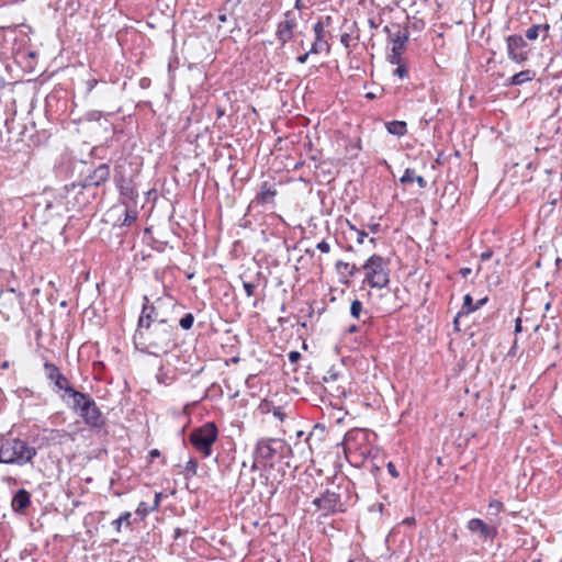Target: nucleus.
I'll return each instance as SVG.
<instances>
[{"instance_id": "f8f14e48", "label": "nucleus", "mask_w": 562, "mask_h": 562, "mask_svg": "<svg viewBox=\"0 0 562 562\" xmlns=\"http://www.w3.org/2000/svg\"><path fill=\"white\" fill-rule=\"evenodd\" d=\"M407 38H408L407 35L402 34L401 32H398L395 35V37L393 38L392 53L389 55V61L391 64H400L402 50L404 48V45H405Z\"/></svg>"}, {"instance_id": "a878e982", "label": "nucleus", "mask_w": 562, "mask_h": 562, "mask_svg": "<svg viewBox=\"0 0 562 562\" xmlns=\"http://www.w3.org/2000/svg\"><path fill=\"white\" fill-rule=\"evenodd\" d=\"M315 40L323 42L325 37V25L322 21H317L313 26Z\"/></svg>"}, {"instance_id": "c756f323", "label": "nucleus", "mask_w": 562, "mask_h": 562, "mask_svg": "<svg viewBox=\"0 0 562 562\" xmlns=\"http://www.w3.org/2000/svg\"><path fill=\"white\" fill-rule=\"evenodd\" d=\"M525 35H526L527 40L536 41L539 37V35H540V31H539L538 24L530 26L526 31Z\"/></svg>"}, {"instance_id": "f257e3e1", "label": "nucleus", "mask_w": 562, "mask_h": 562, "mask_svg": "<svg viewBox=\"0 0 562 562\" xmlns=\"http://www.w3.org/2000/svg\"><path fill=\"white\" fill-rule=\"evenodd\" d=\"M151 316H139L135 334L136 345L146 353L160 356L168 352L173 346L175 327L168 322L151 324Z\"/></svg>"}, {"instance_id": "9b49d317", "label": "nucleus", "mask_w": 562, "mask_h": 562, "mask_svg": "<svg viewBox=\"0 0 562 562\" xmlns=\"http://www.w3.org/2000/svg\"><path fill=\"white\" fill-rule=\"evenodd\" d=\"M296 26L294 19H285L278 25L277 37L282 43H288L293 36V30Z\"/></svg>"}, {"instance_id": "09e8293b", "label": "nucleus", "mask_w": 562, "mask_h": 562, "mask_svg": "<svg viewBox=\"0 0 562 562\" xmlns=\"http://www.w3.org/2000/svg\"><path fill=\"white\" fill-rule=\"evenodd\" d=\"M159 505V495H156L154 508H156Z\"/></svg>"}, {"instance_id": "3c124183", "label": "nucleus", "mask_w": 562, "mask_h": 562, "mask_svg": "<svg viewBox=\"0 0 562 562\" xmlns=\"http://www.w3.org/2000/svg\"><path fill=\"white\" fill-rule=\"evenodd\" d=\"M218 20H220L221 22H226V15H225V14L220 15V16H218Z\"/></svg>"}, {"instance_id": "37998d69", "label": "nucleus", "mask_w": 562, "mask_h": 562, "mask_svg": "<svg viewBox=\"0 0 562 562\" xmlns=\"http://www.w3.org/2000/svg\"><path fill=\"white\" fill-rule=\"evenodd\" d=\"M472 272V270L470 268H461L459 270V273L463 277V278H467L470 273Z\"/></svg>"}, {"instance_id": "4be33fe9", "label": "nucleus", "mask_w": 562, "mask_h": 562, "mask_svg": "<svg viewBox=\"0 0 562 562\" xmlns=\"http://www.w3.org/2000/svg\"><path fill=\"white\" fill-rule=\"evenodd\" d=\"M132 513L124 512L120 515V517L112 521V526L115 528L116 532H121L122 527H130L132 525Z\"/></svg>"}, {"instance_id": "ddd939ff", "label": "nucleus", "mask_w": 562, "mask_h": 562, "mask_svg": "<svg viewBox=\"0 0 562 562\" xmlns=\"http://www.w3.org/2000/svg\"><path fill=\"white\" fill-rule=\"evenodd\" d=\"M44 434L45 440L53 445H61L74 439L71 434L64 429H45Z\"/></svg>"}, {"instance_id": "79ce46f5", "label": "nucleus", "mask_w": 562, "mask_h": 562, "mask_svg": "<svg viewBox=\"0 0 562 562\" xmlns=\"http://www.w3.org/2000/svg\"><path fill=\"white\" fill-rule=\"evenodd\" d=\"M522 330L521 319L518 317L515 321V333H520Z\"/></svg>"}, {"instance_id": "6e6552de", "label": "nucleus", "mask_w": 562, "mask_h": 562, "mask_svg": "<svg viewBox=\"0 0 562 562\" xmlns=\"http://www.w3.org/2000/svg\"><path fill=\"white\" fill-rule=\"evenodd\" d=\"M339 504L340 495L329 490L325 491L319 497H316L313 501V505L321 509L325 515L335 513L338 509Z\"/></svg>"}, {"instance_id": "6ab92c4d", "label": "nucleus", "mask_w": 562, "mask_h": 562, "mask_svg": "<svg viewBox=\"0 0 562 562\" xmlns=\"http://www.w3.org/2000/svg\"><path fill=\"white\" fill-rule=\"evenodd\" d=\"M401 183L407 184L413 181H416L419 188H425L427 186L426 180L422 176H416L415 171L411 168H407L404 171V175L400 179Z\"/></svg>"}, {"instance_id": "dca6fc26", "label": "nucleus", "mask_w": 562, "mask_h": 562, "mask_svg": "<svg viewBox=\"0 0 562 562\" xmlns=\"http://www.w3.org/2000/svg\"><path fill=\"white\" fill-rule=\"evenodd\" d=\"M67 394L72 398L74 408L79 411V414L83 412V407H86V403H91L93 398H91L88 394L76 391L74 387L69 389Z\"/></svg>"}, {"instance_id": "aec40b11", "label": "nucleus", "mask_w": 562, "mask_h": 562, "mask_svg": "<svg viewBox=\"0 0 562 562\" xmlns=\"http://www.w3.org/2000/svg\"><path fill=\"white\" fill-rule=\"evenodd\" d=\"M535 76H536V74L532 70H529V69L522 70L518 74H515L512 77L510 82L515 86H519L525 82L531 81L535 78Z\"/></svg>"}, {"instance_id": "e433bc0d", "label": "nucleus", "mask_w": 562, "mask_h": 562, "mask_svg": "<svg viewBox=\"0 0 562 562\" xmlns=\"http://www.w3.org/2000/svg\"><path fill=\"white\" fill-rule=\"evenodd\" d=\"M148 509L146 507L145 503H140L136 509V514L139 515L142 518H144L147 514Z\"/></svg>"}, {"instance_id": "7c9ffc66", "label": "nucleus", "mask_w": 562, "mask_h": 562, "mask_svg": "<svg viewBox=\"0 0 562 562\" xmlns=\"http://www.w3.org/2000/svg\"><path fill=\"white\" fill-rule=\"evenodd\" d=\"M325 46H327L325 41L318 42L317 40H315L308 52L310 54H318L325 48Z\"/></svg>"}, {"instance_id": "423d86ee", "label": "nucleus", "mask_w": 562, "mask_h": 562, "mask_svg": "<svg viewBox=\"0 0 562 562\" xmlns=\"http://www.w3.org/2000/svg\"><path fill=\"white\" fill-rule=\"evenodd\" d=\"M507 54L510 60L522 64L528 59L526 50L527 43L520 35H509L506 37Z\"/></svg>"}, {"instance_id": "603ef678", "label": "nucleus", "mask_w": 562, "mask_h": 562, "mask_svg": "<svg viewBox=\"0 0 562 562\" xmlns=\"http://www.w3.org/2000/svg\"><path fill=\"white\" fill-rule=\"evenodd\" d=\"M348 225H349V227H350V229H351L352 232H355V229H358L355 225L350 224L349 222H348Z\"/></svg>"}, {"instance_id": "c85d7f7f", "label": "nucleus", "mask_w": 562, "mask_h": 562, "mask_svg": "<svg viewBox=\"0 0 562 562\" xmlns=\"http://www.w3.org/2000/svg\"><path fill=\"white\" fill-rule=\"evenodd\" d=\"M502 509H503V503L501 501L493 499L488 503V513L491 515L497 516Z\"/></svg>"}, {"instance_id": "052dcab7", "label": "nucleus", "mask_w": 562, "mask_h": 562, "mask_svg": "<svg viewBox=\"0 0 562 562\" xmlns=\"http://www.w3.org/2000/svg\"><path fill=\"white\" fill-rule=\"evenodd\" d=\"M560 19H561V21H562V13H561V18H560Z\"/></svg>"}, {"instance_id": "bb28decb", "label": "nucleus", "mask_w": 562, "mask_h": 562, "mask_svg": "<svg viewBox=\"0 0 562 562\" xmlns=\"http://www.w3.org/2000/svg\"><path fill=\"white\" fill-rule=\"evenodd\" d=\"M362 303L359 300H353L350 305L351 316L359 319L362 313Z\"/></svg>"}, {"instance_id": "bf43d9fd", "label": "nucleus", "mask_w": 562, "mask_h": 562, "mask_svg": "<svg viewBox=\"0 0 562 562\" xmlns=\"http://www.w3.org/2000/svg\"><path fill=\"white\" fill-rule=\"evenodd\" d=\"M550 308V303H547L546 304V310H549Z\"/></svg>"}, {"instance_id": "2f4dec72", "label": "nucleus", "mask_w": 562, "mask_h": 562, "mask_svg": "<svg viewBox=\"0 0 562 562\" xmlns=\"http://www.w3.org/2000/svg\"><path fill=\"white\" fill-rule=\"evenodd\" d=\"M396 65H397V67H396V69L393 71V74H394L395 76H397L398 78H401V79L405 78V77L407 76V69H406V67H405L404 65H401V63H400V64H396Z\"/></svg>"}, {"instance_id": "c03bdc74", "label": "nucleus", "mask_w": 562, "mask_h": 562, "mask_svg": "<svg viewBox=\"0 0 562 562\" xmlns=\"http://www.w3.org/2000/svg\"><path fill=\"white\" fill-rule=\"evenodd\" d=\"M492 257V251H485L481 255L483 261L488 260Z\"/></svg>"}, {"instance_id": "0eeeda50", "label": "nucleus", "mask_w": 562, "mask_h": 562, "mask_svg": "<svg viewBox=\"0 0 562 562\" xmlns=\"http://www.w3.org/2000/svg\"><path fill=\"white\" fill-rule=\"evenodd\" d=\"M467 528L470 532L477 535L483 540H493L497 536V527L488 525L480 518H472L468 521Z\"/></svg>"}, {"instance_id": "412c9836", "label": "nucleus", "mask_w": 562, "mask_h": 562, "mask_svg": "<svg viewBox=\"0 0 562 562\" xmlns=\"http://www.w3.org/2000/svg\"><path fill=\"white\" fill-rule=\"evenodd\" d=\"M386 130L390 134L396 136H403L406 134V123L403 121H392L386 124Z\"/></svg>"}, {"instance_id": "39448f33", "label": "nucleus", "mask_w": 562, "mask_h": 562, "mask_svg": "<svg viewBox=\"0 0 562 562\" xmlns=\"http://www.w3.org/2000/svg\"><path fill=\"white\" fill-rule=\"evenodd\" d=\"M286 446L283 440L280 439H260L254 452L255 461L252 464V469L257 467L258 463H268L272 461L277 457H283L284 451L286 450Z\"/></svg>"}, {"instance_id": "f704fd0d", "label": "nucleus", "mask_w": 562, "mask_h": 562, "mask_svg": "<svg viewBox=\"0 0 562 562\" xmlns=\"http://www.w3.org/2000/svg\"><path fill=\"white\" fill-rule=\"evenodd\" d=\"M540 33H542V40H546L549 35L550 25L548 23L538 24Z\"/></svg>"}, {"instance_id": "c9c22d12", "label": "nucleus", "mask_w": 562, "mask_h": 562, "mask_svg": "<svg viewBox=\"0 0 562 562\" xmlns=\"http://www.w3.org/2000/svg\"><path fill=\"white\" fill-rule=\"evenodd\" d=\"M356 240L358 244H363L367 233L364 231L355 229Z\"/></svg>"}, {"instance_id": "4c0bfd02", "label": "nucleus", "mask_w": 562, "mask_h": 562, "mask_svg": "<svg viewBox=\"0 0 562 562\" xmlns=\"http://www.w3.org/2000/svg\"><path fill=\"white\" fill-rule=\"evenodd\" d=\"M387 471L389 473L393 476V477H398L400 473L398 471L396 470L395 465L393 462H389L387 463Z\"/></svg>"}, {"instance_id": "58836bf2", "label": "nucleus", "mask_w": 562, "mask_h": 562, "mask_svg": "<svg viewBox=\"0 0 562 562\" xmlns=\"http://www.w3.org/2000/svg\"><path fill=\"white\" fill-rule=\"evenodd\" d=\"M300 357H301V355H300V352H297V351H291V352L289 353V360H290L291 362H296V361L300 359Z\"/></svg>"}, {"instance_id": "5701e85b", "label": "nucleus", "mask_w": 562, "mask_h": 562, "mask_svg": "<svg viewBox=\"0 0 562 562\" xmlns=\"http://www.w3.org/2000/svg\"><path fill=\"white\" fill-rule=\"evenodd\" d=\"M151 316L150 318H148V321L151 323V324H155L157 322H167L165 318H161L159 316V313L157 311V307L156 306H147L145 305L143 307V311H142V315L140 316Z\"/></svg>"}, {"instance_id": "b1692460", "label": "nucleus", "mask_w": 562, "mask_h": 562, "mask_svg": "<svg viewBox=\"0 0 562 562\" xmlns=\"http://www.w3.org/2000/svg\"><path fill=\"white\" fill-rule=\"evenodd\" d=\"M276 195V191L269 187L267 183H263L261 190L258 194V200L261 202H270Z\"/></svg>"}, {"instance_id": "49530a36", "label": "nucleus", "mask_w": 562, "mask_h": 562, "mask_svg": "<svg viewBox=\"0 0 562 562\" xmlns=\"http://www.w3.org/2000/svg\"><path fill=\"white\" fill-rule=\"evenodd\" d=\"M357 329H358L357 326L352 325V326L349 327L348 331L349 333H355V331H357Z\"/></svg>"}, {"instance_id": "9d476101", "label": "nucleus", "mask_w": 562, "mask_h": 562, "mask_svg": "<svg viewBox=\"0 0 562 562\" xmlns=\"http://www.w3.org/2000/svg\"><path fill=\"white\" fill-rule=\"evenodd\" d=\"M44 369L47 379L53 381L58 390H64L67 393L68 390L71 389L68 379L60 373L59 369L54 363L46 362Z\"/></svg>"}, {"instance_id": "a19ab883", "label": "nucleus", "mask_w": 562, "mask_h": 562, "mask_svg": "<svg viewBox=\"0 0 562 562\" xmlns=\"http://www.w3.org/2000/svg\"><path fill=\"white\" fill-rule=\"evenodd\" d=\"M310 56V52L303 54V55H300L296 60L300 63V64H305L307 61V58Z\"/></svg>"}, {"instance_id": "cd10ccee", "label": "nucleus", "mask_w": 562, "mask_h": 562, "mask_svg": "<svg viewBox=\"0 0 562 562\" xmlns=\"http://www.w3.org/2000/svg\"><path fill=\"white\" fill-rule=\"evenodd\" d=\"M193 322H194V316L193 314L191 313H188L186 314L180 321H179V325L181 326V328L188 330L192 327L193 325Z\"/></svg>"}, {"instance_id": "a211bd4d", "label": "nucleus", "mask_w": 562, "mask_h": 562, "mask_svg": "<svg viewBox=\"0 0 562 562\" xmlns=\"http://www.w3.org/2000/svg\"><path fill=\"white\" fill-rule=\"evenodd\" d=\"M335 268L341 278H351L359 272V268L356 265H351L341 260L336 262Z\"/></svg>"}, {"instance_id": "f03ea898", "label": "nucleus", "mask_w": 562, "mask_h": 562, "mask_svg": "<svg viewBox=\"0 0 562 562\" xmlns=\"http://www.w3.org/2000/svg\"><path fill=\"white\" fill-rule=\"evenodd\" d=\"M37 451L25 440L16 437L0 436V463L23 467L32 463Z\"/></svg>"}, {"instance_id": "4468645a", "label": "nucleus", "mask_w": 562, "mask_h": 562, "mask_svg": "<svg viewBox=\"0 0 562 562\" xmlns=\"http://www.w3.org/2000/svg\"><path fill=\"white\" fill-rule=\"evenodd\" d=\"M31 504V496L26 490H19L12 498L11 506L16 513H23Z\"/></svg>"}, {"instance_id": "f3484780", "label": "nucleus", "mask_w": 562, "mask_h": 562, "mask_svg": "<svg viewBox=\"0 0 562 562\" xmlns=\"http://www.w3.org/2000/svg\"><path fill=\"white\" fill-rule=\"evenodd\" d=\"M487 301L486 297L477 301V303L474 305L473 304V300H472V296L470 294H467L464 295L463 297V304H462V307H461V311L458 313L454 322L457 323L458 322V318L462 315H468L474 311H476L479 307H481L483 304H485V302Z\"/></svg>"}, {"instance_id": "13d9d810", "label": "nucleus", "mask_w": 562, "mask_h": 562, "mask_svg": "<svg viewBox=\"0 0 562 562\" xmlns=\"http://www.w3.org/2000/svg\"><path fill=\"white\" fill-rule=\"evenodd\" d=\"M367 97L368 98H373V93H368Z\"/></svg>"}, {"instance_id": "6e6d98bb", "label": "nucleus", "mask_w": 562, "mask_h": 562, "mask_svg": "<svg viewBox=\"0 0 562 562\" xmlns=\"http://www.w3.org/2000/svg\"><path fill=\"white\" fill-rule=\"evenodd\" d=\"M8 366H9V364H8V362H4V363L2 364V368H3V369H7V368H8Z\"/></svg>"}, {"instance_id": "393cba45", "label": "nucleus", "mask_w": 562, "mask_h": 562, "mask_svg": "<svg viewBox=\"0 0 562 562\" xmlns=\"http://www.w3.org/2000/svg\"><path fill=\"white\" fill-rule=\"evenodd\" d=\"M184 472L187 477H192L198 473V461L190 459L184 465Z\"/></svg>"}, {"instance_id": "1a4fd4ad", "label": "nucleus", "mask_w": 562, "mask_h": 562, "mask_svg": "<svg viewBox=\"0 0 562 562\" xmlns=\"http://www.w3.org/2000/svg\"><path fill=\"white\" fill-rule=\"evenodd\" d=\"M80 416L87 425L93 428H100L104 424L103 415L93 400L91 403H86V407H83Z\"/></svg>"}, {"instance_id": "20e7f679", "label": "nucleus", "mask_w": 562, "mask_h": 562, "mask_svg": "<svg viewBox=\"0 0 562 562\" xmlns=\"http://www.w3.org/2000/svg\"><path fill=\"white\" fill-rule=\"evenodd\" d=\"M217 436L218 430L215 424L206 423L191 431L189 441L198 452L204 458H209L213 452V445Z\"/></svg>"}, {"instance_id": "7ed1b4c3", "label": "nucleus", "mask_w": 562, "mask_h": 562, "mask_svg": "<svg viewBox=\"0 0 562 562\" xmlns=\"http://www.w3.org/2000/svg\"><path fill=\"white\" fill-rule=\"evenodd\" d=\"M364 270V282L372 288L383 289L390 282L387 261L379 256L372 255L362 266Z\"/></svg>"}, {"instance_id": "8fccbe9b", "label": "nucleus", "mask_w": 562, "mask_h": 562, "mask_svg": "<svg viewBox=\"0 0 562 562\" xmlns=\"http://www.w3.org/2000/svg\"><path fill=\"white\" fill-rule=\"evenodd\" d=\"M227 2L234 3V5H237L241 2V0H227Z\"/></svg>"}, {"instance_id": "5fc2aeb1", "label": "nucleus", "mask_w": 562, "mask_h": 562, "mask_svg": "<svg viewBox=\"0 0 562 562\" xmlns=\"http://www.w3.org/2000/svg\"><path fill=\"white\" fill-rule=\"evenodd\" d=\"M180 532L181 530L180 529H176L175 533H176V538H178L180 536Z\"/></svg>"}, {"instance_id": "de8ad7c7", "label": "nucleus", "mask_w": 562, "mask_h": 562, "mask_svg": "<svg viewBox=\"0 0 562 562\" xmlns=\"http://www.w3.org/2000/svg\"><path fill=\"white\" fill-rule=\"evenodd\" d=\"M301 7H302V0H296L295 1V8L296 9H301Z\"/></svg>"}, {"instance_id": "72a5a7b5", "label": "nucleus", "mask_w": 562, "mask_h": 562, "mask_svg": "<svg viewBox=\"0 0 562 562\" xmlns=\"http://www.w3.org/2000/svg\"><path fill=\"white\" fill-rule=\"evenodd\" d=\"M316 248L324 254H328L330 251V245L326 240L319 241Z\"/></svg>"}, {"instance_id": "a18cd8bd", "label": "nucleus", "mask_w": 562, "mask_h": 562, "mask_svg": "<svg viewBox=\"0 0 562 562\" xmlns=\"http://www.w3.org/2000/svg\"><path fill=\"white\" fill-rule=\"evenodd\" d=\"M150 456L153 458L158 457L159 456V451L157 449H154V450L150 451Z\"/></svg>"}, {"instance_id": "4d7b16f0", "label": "nucleus", "mask_w": 562, "mask_h": 562, "mask_svg": "<svg viewBox=\"0 0 562 562\" xmlns=\"http://www.w3.org/2000/svg\"><path fill=\"white\" fill-rule=\"evenodd\" d=\"M94 85H95V81L93 83H90L89 89H92Z\"/></svg>"}, {"instance_id": "473e14b6", "label": "nucleus", "mask_w": 562, "mask_h": 562, "mask_svg": "<svg viewBox=\"0 0 562 562\" xmlns=\"http://www.w3.org/2000/svg\"><path fill=\"white\" fill-rule=\"evenodd\" d=\"M243 288L248 297L252 296L256 290V285L251 282H243Z\"/></svg>"}, {"instance_id": "2eb2a0df", "label": "nucleus", "mask_w": 562, "mask_h": 562, "mask_svg": "<svg viewBox=\"0 0 562 562\" xmlns=\"http://www.w3.org/2000/svg\"><path fill=\"white\" fill-rule=\"evenodd\" d=\"M110 177V167L106 164L100 165L89 177V183L92 186H100L104 183Z\"/></svg>"}, {"instance_id": "864d4df0", "label": "nucleus", "mask_w": 562, "mask_h": 562, "mask_svg": "<svg viewBox=\"0 0 562 562\" xmlns=\"http://www.w3.org/2000/svg\"><path fill=\"white\" fill-rule=\"evenodd\" d=\"M134 218H135V217H131V216H128V215H127V216H126V218H125V222H131V221H133Z\"/></svg>"}, {"instance_id": "ea45409f", "label": "nucleus", "mask_w": 562, "mask_h": 562, "mask_svg": "<svg viewBox=\"0 0 562 562\" xmlns=\"http://www.w3.org/2000/svg\"><path fill=\"white\" fill-rule=\"evenodd\" d=\"M336 379H337V373L333 372L331 370L328 371V375L324 376L325 382L334 381Z\"/></svg>"}]
</instances>
